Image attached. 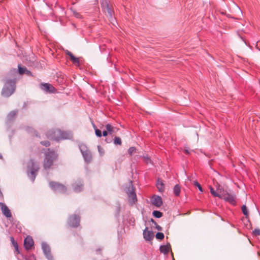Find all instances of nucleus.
<instances>
[{
	"label": "nucleus",
	"mask_w": 260,
	"mask_h": 260,
	"mask_svg": "<svg viewBox=\"0 0 260 260\" xmlns=\"http://www.w3.org/2000/svg\"><path fill=\"white\" fill-rule=\"evenodd\" d=\"M45 157L44 159L43 167L44 169H49L53 164L54 160L57 158L58 154L54 150L48 148L45 152Z\"/></svg>",
	"instance_id": "obj_1"
},
{
	"label": "nucleus",
	"mask_w": 260,
	"mask_h": 260,
	"mask_svg": "<svg viewBox=\"0 0 260 260\" xmlns=\"http://www.w3.org/2000/svg\"><path fill=\"white\" fill-rule=\"evenodd\" d=\"M27 175L32 182H34L38 170L39 165L34 159H30L27 164Z\"/></svg>",
	"instance_id": "obj_2"
},
{
	"label": "nucleus",
	"mask_w": 260,
	"mask_h": 260,
	"mask_svg": "<svg viewBox=\"0 0 260 260\" xmlns=\"http://www.w3.org/2000/svg\"><path fill=\"white\" fill-rule=\"evenodd\" d=\"M16 81L15 79L8 80L3 88L2 94L6 97L10 96L15 91Z\"/></svg>",
	"instance_id": "obj_3"
},
{
	"label": "nucleus",
	"mask_w": 260,
	"mask_h": 260,
	"mask_svg": "<svg viewBox=\"0 0 260 260\" xmlns=\"http://www.w3.org/2000/svg\"><path fill=\"white\" fill-rule=\"evenodd\" d=\"M50 187L55 191L60 193H65L67 188L63 184L54 181L49 183Z\"/></svg>",
	"instance_id": "obj_4"
},
{
	"label": "nucleus",
	"mask_w": 260,
	"mask_h": 260,
	"mask_svg": "<svg viewBox=\"0 0 260 260\" xmlns=\"http://www.w3.org/2000/svg\"><path fill=\"white\" fill-rule=\"evenodd\" d=\"M61 130L51 129L47 132L46 136L48 139L58 141L60 140Z\"/></svg>",
	"instance_id": "obj_5"
},
{
	"label": "nucleus",
	"mask_w": 260,
	"mask_h": 260,
	"mask_svg": "<svg viewBox=\"0 0 260 260\" xmlns=\"http://www.w3.org/2000/svg\"><path fill=\"white\" fill-rule=\"evenodd\" d=\"M127 194L128 196V202H129V204H131V205H133L137 202V199L136 194L135 192V190H134V187H133V186L132 183H131L129 186L128 188V190L127 191Z\"/></svg>",
	"instance_id": "obj_6"
},
{
	"label": "nucleus",
	"mask_w": 260,
	"mask_h": 260,
	"mask_svg": "<svg viewBox=\"0 0 260 260\" xmlns=\"http://www.w3.org/2000/svg\"><path fill=\"white\" fill-rule=\"evenodd\" d=\"M102 8L103 9V10L105 13L107 17L111 20L113 19L112 17V11L111 10L109 6L108 3L107 1H103L102 3Z\"/></svg>",
	"instance_id": "obj_7"
},
{
	"label": "nucleus",
	"mask_w": 260,
	"mask_h": 260,
	"mask_svg": "<svg viewBox=\"0 0 260 260\" xmlns=\"http://www.w3.org/2000/svg\"><path fill=\"white\" fill-rule=\"evenodd\" d=\"M80 216L76 215L71 216L68 219V224L70 226L77 227L80 223Z\"/></svg>",
	"instance_id": "obj_8"
},
{
	"label": "nucleus",
	"mask_w": 260,
	"mask_h": 260,
	"mask_svg": "<svg viewBox=\"0 0 260 260\" xmlns=\"http://www.w3.org/2000/svg\"><path fill=\"white\" fill-rule=\"evenodd\" d=\"M42 248L43 252L48 260H53V256L51 254L50 248L49 246L45 242L42 243Z\"/></svg>",
	"instance_id": "obj_9"
},
{
	"label": "nucleus",
	"mask_w": 260,
	"mask_h": 260,
	"mask_svg": "<svg viewBox=\"0 0 260 260\" xmlns=\"http://www.w3.org/2000/svg\"><path fill=\"white\" fill-rule=\"evenodd\" d=\"M40 88L46 93H55L56 90L55 88L49 83H41Z\"/></svg>",
	"instance_id": "obj_10"
},
{
	"label": "nucleus",
	"mask_w": 260,
	"mask_h": 260,
	"mask_svg": "<svg viewBox=\"0 0 260 260\" xmlns=\"http://www.w3.org/2000/svg\"><path fill=\"white\" fill-rule=\"evenodd\" d=\"M0 207L3 214L7 217H12L11 212L8 207L3 203L0 202Z\"/></svg>",
	"instance_id": "obj_11"
},
{
	"label": "nucleus",
	"mask_w": 260,
	"mask_h": 260,
	"mask_svg": "<svg viewBox=\"0 0 260 260\" xmlns=\"http://www.w3.org/2000/svg\"><path fill=\"white\" fill-rule=\"evenodd\" d=\"M34 241L31 237L27 236L24 240V246L25 248L28 250H30L34 245Z\"/></svg>",
	"instance_id": "obj_12"
},
{
	"label": "nucleus",
	"mask_w": 260,
	"mask_h": 260,
	"mask_svg": "<svg viewBox=\"0 0 260 260\" xmlns=\"http://www.w3.org/2000/svg\"><path fill=\"white\" fill-rule=\"evenodd\" d=\"M220 199H222L225 201H227L233 205L236 203L235 197L233 195L230 194L228 191H226Z\"/></svg>",
	"instance_id": "obj_13"
},
{
	"label": "nucleus",
	"mask_w": 260,
	"mask_h": 260,
	"mask_svg": "<svg viewBox=\"0 0 260 260\" xmlns=\"http://www.w3.org/2000/svg\"><path fill=\"white\" fill-rule=\"evenodd\" d=\"M151 201L152 204L157 207H160L162 204L161 198L158 196H153L151 199Z\"/></svg>",
	"instance_id": "obj_14"
},
{
	"label": "nucleus",
	"mask_w": 260,
	"mask_h": 260,
	"mask_svg": "<svg viewBox=\"0 0 260 260\" xmlns=\"http://www.w3.org/2000/svg\"><path fill=\"white\" fill-rule=\"evenodd\" d=\"M82 155L85 162L89 163L92 159V156L91 152L87 149L85 150H82Z\"/></svg>",
	"instance_id": "obj_15"
},
{
	"label": "nucleus",
	"mask_w": 260,
	"mask_h": 260,
	"mask_svg": "<svg viewBox=\"0 0 260 260\" xmlns=\"http://www.w3.org/2000/svg\"><path fill=\"white\" fill-rule=\"evenodd\" d=\"M18 111L17 110H13L10 112L7 115L6 122L7 124H9L12 122L14 120L16 115L18 113Z\"/></svg>",
	"instance_id": "obj_16"
},
{
	"label": "nucleus",
	"mask_w": 260,
	"mask_h": 260,
	"mask_svg": "<svg viewBox=\"0 0 260 260\" xmlns=\"http://www.w3.org/2000/svg\"><path fill=\"white\" fill-rule=\"evenodd\" d=\"M144 238L146 241H151L153 238V233L152 231L148 230V228H146L143 231Z\"/></svg>",
	"instance_id": "obj_17"
},
{
	"label": "nucleus",
	"mask_w": 260,
	"mask_h": 260,
	"mask_svg": "<svg viewBox=\"0 0 260 260\" xmlns=\"http://www.w3.org/2000/svg\"><path fill=\"white\" fill-rule=\"evenodd\" d=\"M73 190L77 192H80L81 190V181L78 179L74 181L72 184Z\"/></svg>",
	"instance_id": "obj_18"
},
{
	"label": "nucleus",
	"mask_w": 260,
	"mask_h": 260,
	"mask_svg": "<svg viewBox=\"0 0 260 260\" xmlns=\"http://www.w3.org/2000/svg\"><path fill=\"white\" fill-rule=\"evenodd\" d=\"M65 52L66 54L70 57L71 60L74 64H76L78 66H79L80 62L79 58L75 57L74 55L70 51L68 50H66Z\"/></svg>",
	"instance_id": "obj_19"
},
{
	"label": "nucleus",
	"mask_w": 260,
	"mask_h": 260,
	"mask_svg": "<svg viewBox=\"0 0 260 260\" xmlns=\"http://www.w3.org/2000/svg\"><path fill=\"white\" fill-rule=\"evenodd\" d=\"M61 135L60 136V140L64 139H70L72 138L73 135L70 131H61Z\"/></svg>",
	"instance_id": "obj_20"
},
{
	"label": "nucleus",
	"mask_w": 260,
	"mask_h": 260,
	"mask_svg": "<svg viewBox=\"0 0 260 260\" xmlns=\"http://www.w3.org/2000/svg\"><path fill=\"white\" fill-rule=\"evenodd\" d=\"M216 191L217 192L219 193L220 196H217L219 198L222 197V196L224 194V193L227 191L226 190L223 189V188L218 183H217L216 186Z\"/></svg>",
	"instance_id": "obj_21"
},
{
	"label": "nucleus",
	"mask_w": 260,
	"mask_h": 260,
	"mask_svg": "<svg viewBox=\"0 0 260 260\" xmlns=\"http://www.w3.org/2000/svg\"><path fill=\"white\" fill-rule=\"evenodd\" d=\"M171 249V246L169 245H162L160 247V251L164 254H167Z\"/></svg>",
	"instance_id": "obj_22"
},
{
	"label": "nucleus",
	"mask_w": 260,
	"mask_h": 260,
	"mask_svg": "<svg viewBox=\"0 0 260 260\" xmlns=\"http://www.w3.org/2000/svg\"><path fill=\"white\" fill-rule=\"evenodd\" d=\"M156 186L158 190L160 192H162L165 189V185L162 182V181L158 179L156 183Z\"/></svg>",
	"instance_id": "obj_23"
},
{
	"label": "nucleus",
	"mask_w": 260,
	"mask_h": 260,
	"mask_svg": "<svg viewBox=\"0 0 260 260\" xmlns=\"http://www.w3.org/2000/svg\"><path fill=\"white\" fill-rule=\"evenodd\" d=\"M106 128L107 129V132L111 134L113 133L116 132V130H117L116 128L112 126L110 124H107L106 125Z\"/></svg>",
	"instance_id": "obj_24"
},
{
	"label": "nucleus",
	"mask_w": 260,
	"mask_h": 260,
	"mask_svg": "<svg viewBox=\"0 0 260 260\" xmlns=\"http://www.w3.org/2000/svg\"><path fill=\"white\" fill-rule=\"evenodd\" d=\"M180 187L179 185H176L174 187V193L175 196H178L180 192Z\"/></svg>",
	"instance_id": "obj_25"
},
{
	"label": "nucleus",
	"mask_w": 260,
	"mask_h": 260,
	"mask_svg": "<svg viewBox=\"0 0 260 260\" xmlns=\"http://www.w3.org/2000/svg\"><path fill=\"white\" fill-rule=\"evenodd\" d=\"M26 68L25 67H22L21 65L19 64L18 66V73L20 75L25 74Z\"/></svg>",
	"instance_id": "obj_26"
},
{
	"label": "nucleus",
	"mask_w": 260,
	"mask_h": 260,
	"mask_svg": "<svg viewBox=\"0 0 260 260\" xmlns=\"http://www.w3.org/2000/svg\"><path fill=\"white\" fill-rule=\"evenodd\" d=\"M242 211L243 214L247 217L248 216L249 213L247 207L245 205H243L242 207Z\"/></svg>",
	"instance_id": "obj_27"
},
{
	"label": "nucleus",
	"mask_w": 260,
	"mask_h": 260,
	"mask_svg": "<svg viewBox=\"0 0 260 260\" xmlns=\"http://www.w3.org/2000/svg\"><path fill=\"white\" fill-rule=\"evenodd\" d=\"M152 214L156 218H160L162 216V213L158 211H154Z\"/></svg>",
	"instance_id": "obj_28"
},
{
	"label": "nucleus",
	"mask_w": 260,
	"mask_h": 260,
	"mask_svg": "<svg viewBox=\"0 0 260 260\" xmlns=\"http://www.w3.org/2000/svg\"><path fill=\"white\" fill-rule=\"evenodd\" d=\"M209 188H210V192L213 196H214V197L220 196L219 193H217V191H215L212 186H210Z\"/></svg>",
	"instance_id": "obj_29"
},
{
	"label": "nucleus",
	"mask_w": 260,
	"mask_h": 260,
	"mask_svg": "<svg viewBox=\"0 0 260 260\" xmlns=\"http://www.w3.org/2000/svg\"><path fill=\"white\" fill-rule=\"evenodd\" d=\"M94 128L96 136L98 137H101L102 135V132L100 129H98L95 125L94 126Z\"/></svg>",
	"instance_id": "obj_30"
},
{
	"label": "nucleus",
	"mask_w": 260,
	"mask_h": 260,
	"mask_svg": "<svg viewBox=\"0 0 260 260\" xmlns=\"http://www.w3.org/2000/svg\"><path fill=\"white\" fill-rule=\"evenodd\" d=\"M114 143L116 145H121V139L119 137H115L114 139Z\"/></svg>",
	"instance_id": "obj_31"
},
{
	"label": "nucleus",
	"mask_w": 260,
	"mask_h": 260,
	"mask_svg": "<svg viewBox=\"0 0 260 260\" xmlns=\"http://www.w3.org/2000/svg\"><path fill=\"white\" fill-rule=\"evenodd\" d=\"M156 238L157 239L162 240L164 238V235L162 233L158 232L156 234Z\"/></svg>",
	"instance_id": "obj_32"
},
{
	"label": "nucleus",
	"mask_w": 260,
	"mask_h": 260,
	"mask_svg": "<svg viewBox=\"0 0 260 260\" xmlns=\"http://www.w3.org/2000/svg\"><path fill=\"white\" fill-rule=\"evenodd\" d=\"M136 152V148L134 147H130L128 150V154L131 155Z\"/></svg>",
	"instance_id": "obj_33"
},
{
	"label": "nucleus",
	"mask_w": 260,
	"mask_h": 260,
	"mask_svg": "<svg viewBox=\"0 0 260 260\" xmlns=\"http://www.w3.org/2000/svg\"><path fill=\"white\" fill-rule=\"evenodd\" d=\"M193 184L194 186L198 187L201 192L203 191L201 185L197 181H194Z\"/></svg>",
	"instance_id": "obj_34"
},
{
	"label": "nucleus",
	"mask_w": 260,
	"mask_h": 260,
	"mask_svg": "<svg viewBox=\"0 0 260 260\" xmlns=\"http://www.w3.org/2000/svg\"><path fill=\"white\" fill-rule=\"evenodd\" d=\"M41 144L42 145L45 146L46 147H48V146H49L50 145V143L48 141H41Z\"/></svg>",
	"instance_id": "obj_35"
},
{
	"label": "nucleus",
	"mask_w": 260,
	"mask_h": 260,
	"mask_svg": "<svg viewBox=\"0 0 260 260\" xmlns=\"http://www.w3.org/2000/svg\"><path fill=\"white\" fill-rule=\"evenodd\" d=\"M10 240H11L13 246H16L18 244L17 242L15 241V239L13 237H10Z\"/></svg>",
	"instance_id": "obj_36"
},
{
	"label": "nucleus",
	"mask_w": 260,
	"mask_h": 260,
	"mask_svg": "<svg viewBox=\"0 0 260 260\" xmlns=\"http://www.w3.org/2000/svg\"><path fill=\"white\" fill-rule=\"evenodd\" d=\"M253 233L255 236L260 235V230L258 229H255L253 231Z\"/></svg>",
	"instance_id": "obj_37"
},
{
	"label": "nucleus",
	"mask_w": 260,
	"mask_h": 260,
	"mask_svg": "<svg viewBox=\"0 0 260 260\" xmlns=\"http://www.w3.org/2000/svg\"><path fill=\"white\" fill-rule=\"evenodd\" d=\"M98 150H99V153L101 155L103 154V153H104V150L101 147V146H98Z\"/></svg>",
	"instance_id": "obj_38"
},
{
	"label": "nucleus",
	"mask_w": 260,
	"mask_h": 260,
	"mask_svg": "<svg viewBox=\"0 0 260 260\" xmlns=\"http://www.w3.org/2000/svg\"><path fill=\"white\" fill-rule=\"evenodd\" d=\"M25 74H26L28 76H32V74H31V72L27 70V69H26Z\"/></svg>",
	"instance_id": "obj_39"
},
{
	"label": "nucleus",
	"mask_w": 260,
	"mask_h": 260,
	"mask_svg": "<svg viewBox=\"0 0 260 260\" xmlns=\"http://www.w3.org/2000/svg\"><path fill=\"white\" fill-rule=\"evenodd\" d=\"M108 132H107V131H104L103 132V135L104 136V137H106L108 135Z\"/></svg>",
	"instance_id": "obj_40"
},
{
	"label": "nucleus",
	"mask_w": 260,
	"mask_h": 260,
	"mask_svg": "<svg viewBox=\"0 0 260 260\" xmlns=\"http://www.w3.org/2000/svg\"><path fill=\"white\" fill-rule=\"evenodd\" d=\"M15 248V250L18 253H19V248H18V244L16 246H14Z\"/></svg>",
	"instance_id": "obj_41"
},
{
	"label": "nucleus",
	"mask_w": 260,
	"mask_h": 260,
	"mask_svg": "<svg viewBox=\"0 0 260 260\" xmlns=\"http://www.w3.org/2000/svg\"><path fill=\"white\" fill-rule=\"evenodd\" d=\"M34 131V133L35 134L36 136V137H38V134H37V133H36V131Z\"/></svg>",
	"instance_id": "obj_42"
},
{
	"label": "nucleus",
	"mask_w": 260,
	"mask_h": 260,
	"mask_svg": "<svg viewBox=\"0 0 260 260\" xmlns=\"http://www.w3.org/2000/svg\"><path fill=\"white\" fill-rule=\"evenodd\" d=\"M79 148L80 150L81 151V145H79Z\"/></svg>",
	"instance_id": "obj_43"
},
{
	"label": "nucleus",
	"mask_w": 260,
	"mask_h": 260,
	"mask_svg": "<svg viewBox=\"0 0 260 260\" xmlns=\"http://www.w3.org/2000/svg\"><path fill=\"white\" fill-rule=\"evenodd\" d=\"M185 152L186 153V154H188L189 153V152L187 150H185Z\"/></svg>",
	"instance_id": "obj_44"
},
{
	"label": "nucleus",
	"mask_w": 260,
	"mask_h": 260,
	"mask_svg": "<svg viewBox=\"0 0 260 260\" xmlns=\"http://www.w3.org/2000/svg\"><path fill=\"white\" fill-rule=\"evenodd\" d=\"M2 158V155L1 154H0V158Z\"/></svg>",
	"instance_id": "obj_45"
},
{
	"label": "nucleus",
	"mask_w": 260,
	"mask_h": 260,
	"mask_svg": "<svg viewBox=\"0 0 260 260\" xmlns=\"http://www.w3.org/2000/svg\"><path fill=\"white\" fill-rule=\"evenodd\" d=\"M30 129V128H29L28 130L29 131ZM31 129L32 131L33 128H31Z\"/></svg>",
	"instance_id": "obj_46"
}]
</instances>
